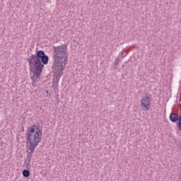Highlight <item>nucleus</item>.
Wrapping results in <instances>:
<instances>
[{"mask_svg":"<svg viewBox=\"0 0 181 181\" xmlns=\"http://www.w3.org/2000/svg\"><path fill=\"white\" fill-rule=\"evenodd\" d=\"M54 64L52 69L54 73V78L59 80L63 76V70L67 64V45H62L54 47Z\"/></svg>","mask_w":181,"mask_h":181,"instance_id":"2","label":"nucleus"},{"mask_svg":"<svg viewBox=\"0 0 181 181\" xmlns=\"http://www.w3.org/2000/svg\"><path fill=\"white\" fill-rule=\"evenodd\" d=\"M28 154V156H27V157H28L29 158V159H30L31 158H32V154L33 153H29V152H27Z\"/></svg>","mask_w":181,"mask_h":181,"instance_id":"9","label":"nucleus"},{"mask_svg":"<svg viewBox=\"0 0 181 181\" xmlns=\"http://www.w3.org/2000/svg\"><path fill=\"white\" fill-rule=\"evenodd\" d=\"M62 78V76L60 78H59L58 79H57L56 78H54V76H53V79H54V84H53V88L54 90H56V88H57V86L59 85V81H60V78Z\"/></svg>","mask_w":181,"mask_h":181,"instance_id":"6","label":"nucleus"},{"mask_svg":"<svg viewBox=\"0 0 181 181\" xmlns=\"http://www.w3.org/2000/svg\"><path fill=\"white\" fill-rule=\"evenodd\" d=\"M29 68L31 78L33 81H37L45 65L49 63V57L46 55L45 51L39 50L35 54H32L28 59Z\"/></svg>","mask_w":181,"mask_h":181,"instance_id":"1","label":"nucleus"},{"mask_svg":"<svg viewBox=\"0 0 181 181\" xmlns=\"http://www.w3.org/2000/svg\"><path fill=\"white\" fill-rule=\"evenodd\" d=\"M169 119L171 122H177L180 131H181V115L179 116L177 113L172 112L169 116Z\"/></svg>","mask_w":181,"mask_h":181,"instance_id":"5","label":"nucleus"},{"mask_svg":"<svg viewBox=\"0 0 181 181\" xmlns=\"http://www.w3.org/2000/svg\"><path fill=\"white\" fill-rule=\"evenodd\" d=\"M151 101V95H146L143 96L140 100L141 110H143V111H149Z\"/></svg>","mask_w":181,"mask_h":181,"instance_id":"4","label":"nucleus"},{"mask_svg":"<svg viewBox=\"0 0 181 181\" xmlns=\"http://www.w3.org/2000/svg\"><path fill=\"white\" fill-rule=\"evenodd\" d=\"M42 130L37 126L30 127L28 131L26 151L33 153L42 140Z\"/></svg>","mask_w":181,"mask_h":181,"instance_id":"3","label":"nucleus"},{"mask_svg":"<svg viewBox=\"0 0 181 181\" xmlns=\"http://www.w3.org/2000/svg\"><path fill=\"white\" fill-rule=\"evenodd\" d=\"M115 66H118L119 64V57H117L114 62Z\"/></svg>","mask_w":181,"mask_h":181,"instance_id":"8","label":"nucleus"},{"mask_svg":"<svg viewBox=\"0 0 181 181\" xmlns=\"http://www.w3.org/2000/svg\"><path fill=\"white\" fill-rule=\"evenodd\" d=\"M23 176L24 177H29V176H30V172H29L28 170H24L23 171Z\"/></svg>","mask_w":181,"mask_h":181,"instance_id":"7","label":"nucleus"}]
</instances>
